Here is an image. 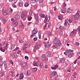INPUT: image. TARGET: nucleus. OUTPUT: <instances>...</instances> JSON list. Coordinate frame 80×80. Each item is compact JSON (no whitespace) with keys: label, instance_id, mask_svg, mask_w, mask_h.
<instances>
[{"label":"nucleus","instance_id":"nucleus-61","mask_svg":"<svg viewBox=\"0 0 80 80\" xmlns=\"http://www.w3.org/2000/svg\"><path fill=\"white\" fill-rule=\"evenodd\" d=\"M26 48H27V47H24L23 48V50H25V49Z\"/></svg>","mask_w":80,"mask_h":80},{"label":"nucleus","instance_id":"nucleus-63","mask_svg":"<svg viewBox=\"0 0 80 80\" xmlns=\"http://www.w3.org/2000/svg\"><path fill=\"white\" fill-rule=\"evenodd\" d=\"M3 23H6V21L5 20H3Z\"/></svg>","mask_w":80,"mask_h":80},{"label":"nucleus","instance_id":"nucleus-21","mask_svg":"<svg viewBox=\"0 0 80 80\" xmlns=\"http://www.w3.org/2000/svg\"><path fill=\"white\" fill-rule=\"evenodd\" d=\"M38 1V0H32L31 2L32 3H35L37 2Z\"/></svg>","mask_w":80,"mask_h":80},{"label":"nucleus","instance_id":"nucleus-29","mask_svg":"<svg viewBox=\"0 0 80 80\" xmlns=\"http://www.w3.org/2000/svg\"><path fill=\"white\" fill-rule=\"evenodd\" d=\"M4 63V68H5V69L6 70V69H7V64L5 63Z\"/></svg>","mask_w":80,"mask_h":80},{"label":"nucleus","instance_id":"nucleus-52","mask_svg":"<svg viewBox=\"0 0 80 80\" xmlns=\"http://www.w3.org/2000/svg\"><path fill=\"white\" fill-rule=\"evenodd\" d=\"M46 20L48 21V22H49V20H50V17H48V18H46Z\"/></svg>","mask_w":80,"mask_h":80},{"label":"nucleus","instance_id":"nucleus-38","mask_svg":"<svg viewBox=\"0 0 80 80\" xmlns=\"http://www.w3.org/2000/svg\"><path fill=\"white\" fill-rule=\"evenodd\" d=\"M27 45H28H28H29V44H28V42H26L24 44L25 47H26V46H27Z\"/></svg>","mask_w":80,"mask_h":80},{"label":"nucleus","instance_id":"nucleus-41","mask_svg":"<svg viewBox=\"0 0 80 80\" xmlns=\"http://www.w3.org/2000/svg\"><path fill=\"white\" fill-rule=\"evenodd\" d=\"M33 65L34 66H38V63L37 62H36L35 63H34Z\"/></svg>","mask_w":80,"mask_h":80},{"label":"nucleus","instance_id":"nucleus-48","mask_svg":"<svg viewBox=\"0 0 80 80\" xmlns=\"http://www.w3.org/2000/svg\"><path fill=\"white\" fill-rule=\"evenodd\" d=\"M75 45H76L78 46V45H79V43H78V42H76L75 44Z\"/></svg>","mask_w":80,"mask_h":80},{"label":"nucleus","instance_id":"nucleus-27","mask_svg":"<svg viewBox=\"0 0 80 80\" xmlns=\"http://www.w3.org/2000/svg\"><path fill=\"white\" fill-rule=\"evenodd\" d=\"M4 74H5L4 72H1L0 74V76L3 77V75H4Z\"/></svg>","mask_w":80,"mask_h":80},{"label":"nucleus","instance_id":"nucleus-60","mask_svg":"<svg viewBox=\"0 0 80 80\" xmlns=\"http://www.w3.org/2000/svg\"><path fill=\"white\" fill-rule=\"evenodd\" d=\"M10 12L11 13H12L13 12V9H12V8H11L10 9Z\"/></svg>","mask_w":80,"mask_h":80},{"label":"nucleus","instance_id":"nucleus-13","mask_svg":"<svg viewBox=\"0 0 80 80\" xmlns=\"http://www.w3.org/2000/svg\"><path fill=\"white\" fill-rule=\"evenodd\" d=\"M69 25L68 22V19H66L65 20L64 25L68 26Z\"/></svg>","mask_w":80,"mask_h":80},{"label":"nucleus","instance_id":"nucleus-26","mask_svg":"<svg viewBox=\"0 0 80 80\" xmlns=\"http://www.w3.org/2000/svg\"><path fill=\"white\" fill-rule=\"evenodd\" d=\"M30 74H31V72H30V71H28L27 72V75H28V76H29V75H30Z\"/></svg>","mask_w":80,"mask_h":80},{"label":"nucleus","instance_id":"nucleus-34","mask_svg":"<svg viewBox=\"0 0 80 80\" xmlns=\"http://www.w3.org/2000/svg\"><path fill=\"white\" fill-rule=\"evenodd\" d=\"M59 34L60 35H61V36H62L63 35V32L61 31L59 32Z\"/></svg>","mask_w":80,"mask_h":80},{"label":"nucleus","instance_id":"nucleus-37","mask_svg":"<svg viewBox=\"0 0 80 80\" xmlns=\"http://www.w3.org/2000/svg\"><path fill=\"white\" fill-rule=\"evenodd\" d=\"M19 63L20 64V65H21V64H22L23 63L22 62V60H20L19 62Z\"/></svg>","mask_w":80,"mask_h":80},{"label":"nucleus","instance_id":"nucleus-14","mask_svg":"<svg viewBox=\"0 0 80 80\" xmlns=\"http://www.w3.org/2000/svg\"><path fill=\"white\" fill-rule=\"evenodd\" d=\"M40 48V45H36L35 46V49H38Z\"/></svg>","mask_w":80,"mask_h":80},{"label":"nucleus","instance_id":"nucleus-42","mask_svg":"<svg viewBox=\"0 0 80 80\" xmlns=\"http://www.w3.org/2000/svg\"><path fill=\"white\" fill-rule=\"evenodd\" d=\"M33 40L35 42H36V40H37V38H33Z\"/></svg>","mask_w":80,"mask_h":80},{"label":"nucleus","instance_id":"nucleus-36","mask_svg":"<svg viewBox=\"0 0 80 80\" xmlns=\"http://www.w3.org/2000/svg\"><path fill=\"white\" fill-rule=\"evenodd\" d=\"M32 13H33V11H30L29 12V14L30 15H32Z\"/></svg>","mask_w":80,"mask_h":80},{"label":"nucleus","instance_id":"nucleus-40","mask_svg":"<svg viewBox=\"0 0 80 80\" xmlns=\"http://www.w3.org/2000/svg\"><path fill=\"white\" fill-rule=\"evenodd\" d=\"M9 62L10 63H11V64H12V65L13 64V61H12V60H9Z\"/></svg>","mask_w":80,"mask_h":80},{"label":"nucleus","instance_id":"nucleus-53","mask_svg":"<svg viewBox=\"0 0 80 80\" xmlns=\"http://www.w3.org/2000/svg\"><path fill=\"white\" fill-rule=\"evenodd\" d=\"M12 7L14 8H16L17 7V6L15 5V4H12Z\"/></svg>","mask_w":80,"mask_h":80},{"label":"nucleus","instance_id":"nucleus-3","mask_svg":"<svg viewBox=\"0 0 80 80\" xmlns=\"http://www.w3.org/2000/svg\"><path fill=\"white\" fill-rule=\"evenodd\" d=\"M21 67L24 68V69H27V67H28V64H27V62H24L23 63H22V64H21Z\"/></svg>","mask_w":80,"mask_h":80},{"label":"nucleus","instance_id":"nucleus-58","mask_svg":"<svg viewBox=\"0 0 80 80\" xmlns=\"http://www.w3.org/2000/svg\"><path fill=\"white\" fill-rule=\"evenodd\" d=\"M3 13L4 15H7V14H8V13H7V12H6Z\"/></svg>","mask_w":80,"mask_h":80},{"label":"nucleus","instance_id":"nucleus-2","mask_svg":"<svg viewBox=\"0 0 80 80\" xmlns=\"http://www.w3.org/2000/svg\"><path fill=\"white\" fill-rule=\"evenodd\" d=\"M54 43L56 45H57L58 46H60V45H62L60 41L58 39H55L54 41Z\"/></svg>","mask_w":80,"mask_h":80},{"label":"nucleus","instance_id":"nucleus-28","mask_svg":"<svg viewBox=\"0 0 80 80\" xmlns=\"http://www.w3.org/2000/svg\"><path fill=\"white\" fill-rule=\"evenodd\" d=\"M19 27L20 28H23L24 27V25H23L22 24H21L19 25Z\"/></svg>","mask_w":80,"mask_h":80},{"label":"nucleus","instance_id":"nucleus-1","mask_svg":"<svg viewBox=\"0 0 80 80\" xmlns=\"http://www.w3.org/2000/svg\"><path fill=\"white\" fill-rule=\"evenodd\" d=\"M27 13L23 12H22V14H21V16L22 18H23V20H25L27 19Z\"/></svg>","mask_w":80,"mask_h":80},{"label":"nucleus","instance_id":"nucleus-39","mask_svg":"<svg viewBox=\"0 0 80 80\" xmlns=\"http://www.w3.org/2000/svg\"><path fill=\"white\" fill-rule=\"evenodd\" d=\"M54 67L55 68H56V69H57V68H58V65L56 64V65H55Z\"/></svg>","mask_w":80,"mask_h":80},{"label":"nucleus","instance_id":"nucleus-57","mask_svg":"<svg viewBox=\"0 0 80 80\" xmlns=\"http://www.w3.org/2000/svg\"><path fill=\"white\" fill-rule=\"evenodd\" d=\"M58 19H59V20H61L62 19V18H61V17H60V16L58 17Z\"/></svg>","mask_w":80,"mask_h":80},{"label":"nucleus","instance_id":"nucleus-4","mask_svg":"<svg viewBox=\"0 0 80 80\" xmlns=\"http://www.w3.org/2000/svg\"><path fill=\"white\" fill-rule=\"evenodd\" d=\"M35 18L36 19V21L35 22V24L37 25L38 23L39 22V20H38V14H35L34 15Z\"/></svg>","mask_w":80,"mask_h":80},{"label":"nucleus","instance_id":"nucleus-15","mask_svg":"<svg viewBox=\"0 0 80 80\" xmlns=\"http://www.w3.org/2000/svg\"><path fill=\"white\" fill-rule=\"evenodd\" d=\"M65 59L64 58H62L61 59L60 62L62 63H65Z\"/></svg>","mask_w":80,"mask_h":80},{"label":"nucleus","instance_id":"nucleus-35","mask_svg":"<svg viewBox=\"0 0 80 80\" xmlns=\"http://www.w3.org/2000/svg\"><path fill=\"white\" fill-rule=\"evenodd\" d=\"M63 28V27L62 26H60L59 28V30H62Z\"/></svg>","mask_w":80,"mask_h":80},{"label":"nucleus","instance_id":"nucleus-33","mask_svg":"<svg viewBox=\"0 0 80 80\" xmlns=\"http://www.w3.org/2000/svg\"><path fill=\"white\" fill-rule=\"evenodd\" d=\"M22 5H23V2H20L19 3V6H21V7H22Z\"/></svg>","mask_w":80,"mask_h":80},{"label":"nucleus","instance_id":"nucleus-22","mask_svg":"<svg viewBox=\"0 0 80 80\" xmlns=\"http://www.w3.org/2000/svg\"><path fill=\"white\" fill-rule=\"evenodd\" d=\"M11 49H13L15 48V44H12L11 45Z\"/></svg>","mask_w":80,"mask_h":80},{"label":"nucleus","instance_id":"nucleus-11","mask_svg":"<svg viewBox=\"0 0 80 80\" xmlns=\"http://www.w3.org/2000/svg\"><path fill=\"white\" fill-rule=\"evenodd\" d=\"M68 57L69 58H71L72 57H74V53L73 52L69 53L68 55Z\"/></svg>","mask_w":80,"mask_h":80},{"label":"nucleus","instance_id":"nucleus-56","mask_svg":"<svg viewBox=\"0 0 80 80\" xmlns=\"http://www.w3.org/2000/svg\"><path fill=\"white\" fill-rule=\"evenodd\" d=\"M73 32V34H75V33H76V30H73V31H72Z\"/></svg>","mask_w":80,"mask_h":80},{"label":"nucleus","instance_id":"nucleus-7","mask_svg":"<svg viewBox=\"0 0 80 80\" xmlns=\"http://www.w3.org/2000/svg\"><path fill=\"white\" fill-rule=\"evenodd\" d=\"M38 32V31L37 30V28H35L32 31V34L36 35V34Z\"/></svg>","mask_w":80,"mask_h":80},{"label":"nucleus","instance_id":"nucleus-16","mask_svg":"<svg viewBox=\"0 0 80 80\" xmlns=\"http://www.w3.org/2000/svg\"><path fill=\"white\" fill-rule=\"evenodd\" d=\"M29 2H27L26 3H25L24 4V6L25 7H27L28 6H29Z\"/></svg>","mask_w":80,"mask_h":80},{"label":"nucleus","instance_id":"nucleus-23","mask_svg":"<svg viewBox=\"0 0 80 80\" xmlns=\"http://www.w3.org/2000/svg\"><path fill=\"white\" fill-rule=\"evenodd\" d=\"M46 55L47 57H50V56H51V55L50 54V53H49L48 52H47L46 54Z\"/></svg>","mask_w":80,"mask_h":80},{"label":"nucleus","instance_id":"nucleus-47","mask_svg":"<svg viewBox=\"0 0 80 80\" xmlns=\"http://www.w3.org/2000/svg\"><path fill=\"white\" fill-rule=\"evenodd\" d=\"M50 25H51V23H48V28H50Z\"/></svg>","mask_w":80,"mask_h":80},{"label":"nucleus","instance_id":"nucleus-19","mask_svg":"<svg viewBox=\"0 0 80 80\" xmlns=\"http://www.w3.org/2000/svg\"><path fill=\"white\" fill-rule=\"evenodd\" d=\"M38 64V65L40 67H43V64L42 62H39Z\"/></svg>","mask_w":80,"mask_h":80},{"label":"nucleus","instance_id":"nucleus-25","mask_svg":"<svg viewBox=\"0 0 80 80\" xmlns=\"http://www.w3.org/2000/svg\"><path fill=\"white\" fill-rule=\"evenodd\" d=\"M6 12V9L5 8H3L2 10V13H5Z\"/></svg>","mask_w":80,"mask_h":80},{"label":"nucleus","instance_id":"nucleus-46","mask_svg":"<svg viewBox=\"0 0 80 80\" xmlns=\"http://www.w3.org/2000/svg\"><path fill=\"white\" fill-rule=\"evenodd\" d=\"M15 72H13L12 74V77H15Z\"/></svg>","mask_w":80,"mask_h":80},{"label":"nucleus","instance_id":"nucleus-54","mask_svg":"<svg viewBox=\"0 0 80 80\" xmlns=\"http://www.w3.org/2000/svg\"><path fill=\"white\" fill-rule=\"evenodd\" d=\"M67 72H70V69L68 68L67 70Z\"/></svg>","mask_w":80,"mask_h":80},{"label":"nucleus","instance_id":"nucleus-5","mask_svg":"<svg viewBox=\"0 0 80 80\" xmlns=\"http://www.w3.org/2000/svg\"><path fill=\"white\" fill-rule=\"evenodd\" d=\"M80 17L79 15H73V17H72V20H78L80 18V17Z\"/></svg>","mask_w":80,"mask_h":80},{"label":"nucleus","instance_id":"nucleus-30","mask_svg":"<svg viewBox=\"0 0 80 80\" xmlns=\"http://www.w3.org/2000/svg\"><path fill=\"white\" fill-rule=\"evenodd\" d=\"M3 62L2 61H0V67H2V65H3Z\"/></svg>","mask_w":80,"mask_h":80},{"label":"nucleus","instance_id":"nucleus-32","mask_svg":"<svg viewBox=\"0 0 80 80\" xmlns=\"http://www.w3.org/2000/svg\"><path fill=\"white\" fill-rule=\"evenodd\" d=\"M0 50L2 52H4L5 51L4 49L2 48H0Z\"/></svg>","mask_w":80,"mask_h":80},{"label":"nucleus","instance_id":"nucleus-18","mask_svg":"<svg viewBox=\"0 0 80 80\" xmlns=\"http://www.w3.org/2000/svg\"><path fill=\"white\" fill-rule=\"evenodd\" d=\"M24 77L23 74L21 73L20 74V77L19 78V79L22 80V79H23V78Z\"/></svg>","mask_w":80,"mask_h":80},{"label":"nucleus","instance_id":"nucleus-20","mask_svg":"<svg viewBox=\"0 0 80 80\" xmlns=\"http://www.w3.org/2000/svg\"><path fill=\"white\" fill-rule=\"evenodd\" d=\"M31 70L33 72H37V68H34L32 69Z\"/></svg>","mask_w":80,"mask_h":80},{"label":"nucleus","instance_id":"nucleus-62","mask_svg":"<svg viewBox=\"0 0 80 80\" xmlns=\"http://www.w3.org/2000/svg\"><path fill=\"white\" fill-rule=\"evenodd\" d=\"M68 21L70 23H72V21L70 19L68 20Z\"/></svg>","mask_w":80,"mask_h":80},{"label":"nucleus","instance_id":"nucleus-6","mask_svg":"<svg viewBox=\"0 0 80 80\" xmlns=\"http://www.w3.org/2000/svg\"><path fill=\"white\" fill-rule=\"evenodd\" d=\"M73 52V50L68 49L66 50V52H64V54L65 55L67 56L68 55L67 53H71V52Z\"/></svg>","mask_w":80,"mask_h":80},{"label":"nucleus","instance_id":"nucleus-64","mask_svg":"<svg viewBox=\"0 0 80 80\" xmlns=\"http://www.w3.org/2000/svg\"><path fill=\"white\" fill-rule=\"evenodd\" d=\"M70 35H73V32L72 31L70 33Z\"/></svg>","mask_w":80,"mask_h":80},{"label":"nucleus","instance_id":"nucleus-31","mask_svg":"<svg viewBox=\"0 0 80 80\" xmlns=\"http://www.w3.org/2000/svg\"><path fill=\"white\" fill-rule=\"evenodd\" d=\"M38 36L39 39H41V33H40V32H38Z\"/></svg>","mask_w":80,"mask_h":80},{"label":"nucleus","instance_id":"nucleus-12","mask_svg":"<svg viewBox=\"0 0 80 80\" xmlns=\"http://www.w3.org/2000/svg\"><path fill=\"white\" fill-rule=\"evenodd\" d=\"M73 11V10L72 9H71L70 8H68L67 10V13H71Z\"/></svg>","mask_w":80,"mask_h":80},{"label":"nucleus","instance_id":"nucleus-17","mask_svg":"<svg viewBox=\"0 0 80 80\" xmlns=\"http://www.w3.org/2000/svg\"><path fill=\"white\" fill-rule=\"evenodd\" d=\"M13 58H15L17 57V53H13L11 55Z\"/></svg>","mask_w":80,"mask_h":80},{"label":"nucleus","instance_id":"nucleus-51","mask_svg":"<svg viewBox=\"0 0 80 80\" xmlns=\"http://www.w3.org/2000/svg\"><path fill=\"white\" fill-rule=\"evenodd\" d=\"M47 22H48V21L47 20V18L46 17L45 18V19L44 20V23H46Z\"/></svg>","mask_w":80,"mask_h":80},{"label":"nucleus","instance_id":"nucleus-59","mask_svg":"<svg viewBox=\"0 0 80 80\" xmlns=\"http://www.w3.org/2000/svg\"><path fill=\"white\" fill-rule=\"evenodd\" d=\"M28 24L29 26H30V24H31V22H28Z\"/></svg>","mask_w":80,"mask_h":80},{"label":"nucleus","instance_id":"nucleus-24","mask_svg":"<svg viewBox=\"0 0 80 80\" xmlns=\"http://www.w3.org/2000/svg\"><path fill=\"white\" fill-rule=\"evenodd\" d=\"M46 33L47 34V35H49L50 36L52 35V32H50V31H46Z\"/></svg>","mask_w":80,"mask_h":80},{"label":"nucleus","instance_id":"nucleus-8","mask_svg":"<svg viewBox=\"0 0 80 80\" xmlns=\"http://www.w3.org/2000/svg\"><path fill=\"white\" fill-rule=\"evenodd\" d=\"M18 25V23L17 21L15 20L12 22V25L14 27H16Z\"/></svg>","mask_w":80,"mask_h":80},{"label":"nucleus","instance_id":"nucleus-50","mask_svg":"<svg viewBox=\"0 0 80 80\" xmlns=\"http://www.w3.org/2000/svg\"><path fill=\"white\" fill-rule=\"evenodd\" d=\"M45 17V15L44 14H42L41 15V17H42V18H43Z\"/></svg>","mask_w":80,"mask_h":80},{"label":"nucleus","instance_id":"nucleus-43","mask_svg":"<svg viewBox=\"0 0 80 80\" xmlns=\"http://www.w3.org/2000/svg\"><path fill=\"white\" fill-rule=\"evenodd\" d=\"M19 42H20V43H22L23 42V41L22 40H19Z\"/></svg>","mask_w":80,"mask_h":80},{"label":"nucleus","instance_id":"nucleus-55","mask_svg":"<svg viewBox=\"0 0 80 80\" xmlns=\"http://www.w3.org/2000/svg\"><path fill=\"white\" fill-rule=\"evenodd\" d=\"M44 60H45L46 61V60H48V58H47V57H45L44 58Z\"/></svg>","mask_w":80,"mask_h":80},{"label":"nucleus","instance_id":"nucleus-44","mask_svg":"<svg viewBox=\"0 0 80 80\" xmlns=\"http://www.w3.org/2000/svg\"><path fill=\"white\" fill-rule=\"evenodd\" d=\"M25 59H26V60H28V56H25Z\"/></svg>","mask_w":80,"mask_h":80},{"label":"nucleus","instance_id":"nucleus-10","mask_svg":"<svg viewBox=\"0 0 80 80\" xmlns=\"http://www.w3.org/2000/svg\"><path fill=\"white\" fill-rule=\"evenodd\" d=\"M15 18L16 20H19L20 18V14H18L15 16Z\"/></svg>","mask_w":80,"mask_h":80},{"label":"nucleus","instance_id":"nucleus-49","mask_svg":"<svg viewBox=\"0 0 80 80\" xmlns=\"http://www.w3.org/2000/svg\"><path fill=\"white\" fill-rule=\"evenodd\" d=\"M35 34H32L30 36V37L31 38H33V37L35 36Z\"/></svg>","mask_w":80,"mask_h":80},{"label":"nucleus","instance_id":"nucleus-9","mask_svg":"<svg viewBox=\"0 0 80 80\" xmlns=\"http://www.w3.org/2000/svg\"><path fill=\"white\" fill-rule=\"evenodd\" d=\"M56 75L57 72L55 71H53V72L51 73L50 77V78H52L53 77H54V76H55Z\"/></svg>","mask_w":80,"mask_h":80},{"label":"nucleus","instance_id":"nucleus-45","mask_svg":"<svg viewBox=\"0 0 80 80\" xmlns=\"http://www.w3.org/2000/svg\"><path fill=\"white\" fill-rule=\"evenodd\" d=\"M39 3H43V0H39Z\"/></svg>","mask_w":80,"mask_h":80}]
</instances>
